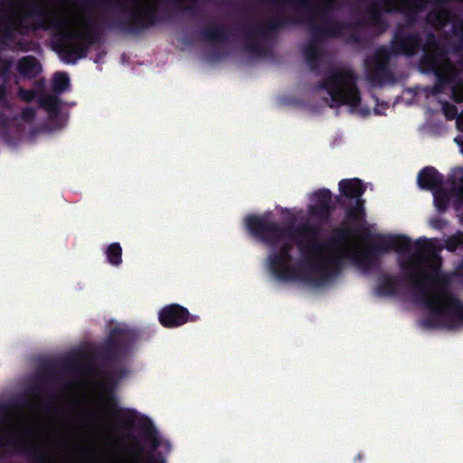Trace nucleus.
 I'll list each match as a JSON object with an SVG mask.
<instances>
[{"label": "nucleus", "mask_w": 463, "mask_h": 463, "mask_svg": "<svg viewBox=\"0 0 463 463\" xmlns=\"http://www.w3.org/2000/svg\"><path fill=\"white\" fill-rule=\"evenodd\" d=\"M270 212L262 215L250 214L244 219L249 232L267 245L270 252L267 257L269 272L279 281H289L299 278V273L293 260V238L298 235L307 240L297 241V246L302 257V264L312 275V263L320 262L322 251L328 250V245L320 241L317 237L319 228L317 225L302 223L298 226L283 225L271 219Z\"/></svg>", "instance_id": "nucleus-1"}, {"label": "nucleus", "mask_w": 463, "mask_h": 463, "mask_svg": "<svg viewBox=\"0 0 463 463\" xmlns=\"http://www.w3.org/2000/svg\"><path fill=\"white\" fill-rule=\"evenodd\" d=\"M33 20V30L52 31L54 35H61L62 39L84 40L89 47L99 44L102 33L94 26L93 19L85 20L88 30L85 33H71L67 31L68 19L56 10L45 8L39 3H33L21 17L18 26L24 28L23 21Z\"/></svg>", "instance_id": "nucleus-2"}, {"label": "nucleus", "mask_w": 463, "mask_h": 463, "mask_svg": "<svg viewBox=\"0 0 463 463\" xmlns=\"http://www.w3.org/2000/svg\"><path fill=\"white\" fill-rule=\"evenodd\" d=\"M137 338V333L128 327L115 326L110 329L99 350V356L102 362L111 367L113 375L118 378L126 375V368L117 366L116 364L122 362L128 355Z\"/></svg>", "instance_id": "nucleus-3"}, {"label": "nucleus", "mask_w": 463, "mask_h": 463, "mask_svg": "<svg viewBox=\"0 0 463 463\" xmlns=\"http://www.w3.org/2000/svg\"><path fill=\"white\" fill-rule=\"evenodd\" d=\"M318 87L327 91L332 101L331 108L341 105L355 108L361 103L356 77L350 70L332 69L329 74L320 80Z\"/></svg>", "instance_id": "nucleus-4"}, {"label": "nucleus", "mask_w": 463, "mask_h": 463, "mask_svg": "<svg viewBox=\"0 0 463 463\" xmlns=\"http://www.w3.org/2000/svg\"><path fill=\"white\" fill-rule=\"evenodd\" d=\"M140 435L151 444V449L146 453V460L142 457L144 451L142 444L134 439L131 446L126 448L127 456L118 458L114 463H166L165 455L171 451L172 445L169 440L161 439L150 420L141 425Z\"/></svg>", "instance_id": "nucleus-5"}, {"label": "nucleus", "mask_w": 463, "mask_h": 463, "mask_svg": "<svg viewBox=\"0 0 463 463\" xmlns=\"http://www.w3.org/2000/svg\"><path fill=\"white\" fill-rule=\"evenodd\" d=\"M374 237L377 241L371 243L363 250L352 253V261L365 270L379 265L381 254L391 250L404 253L411 250L412 241L406 235L377 233Z\"/></svg>", "instance_id": "nucleus-6"}, {"label": "nucleus", "mask_w": 463, "mask_h": 463, "mask_svg": "<svg viewBox=\"0 0 463 463\" xmlns=\"http://www.w3.org/2000/svg\"><path fill=\"white\" fill-rule=\"evenodd\" d=\"M167 19V16L158 14L156 5H146L138 9H131L126 19L101 18L99 23L109 30H117L126 35L138 36Z\"/></svg>", "instance_id": "nucleus-7"}, {"label": "nucleus", "mask_w": 463, "mask_h": 463, "mask_svg": "<svg viewBox=\"0 0 463 463\" xmlns=\"http://www.w3.org/2000/svg\"><path fill=\"white\" fill-rule=\"evenodd\" d=\"M424 303L431 311V315L421 322L425 328L439 327L440 317L446 319L445 326L449 329H457L463 325V303L454 295L448 294L441 298L426 297Z\"/></svg>", "instance_id": "nucleus-8"}, {"label": "nucleus", "mask_w": 463, "mask_h": 463, "mask_svg": "<svg viewBox=\"0 0 463 463\" xmlns=\"http://www.w3.org/2000/svg\"><path fill=\"white\" fill-rule=\"evenodd\" d=\"M299 24V21L292 16L286 14H278L273 16L264 24H259L256 26H244L238 28L244 37L246 52L261 56L265 53V49L260 43V41L270 39L272 33L291 25Z\"/></svg>", "instance_id": "nucleus-9"}, {"label": "nucleus", "mask_w": 463, "mask_h": 463, "mask_svg": "<svg viewBox=\"0 0 463 463\" xmlns=\"http://www.w3.org/2000/svg\"><path fill=\"white\" fill-rule=\"evenodd\" d=\"M420 66L422 71L433 73L436 77L432 88L433 94L441 93L445 87L453 83L458 77L457 71L449 61L441 64L439 55L435 51H425L420 60Z\"/></svg>", "instance_id": "nucleus-10"}, {"label": "nucleus", "mask_w": 463, "mask_h": 463, "mask_svg": "<svg viewBox=\"0 0 463 463\" xmlns=\"http://www.w3.org/2000/svg\"><path fill=\"white\" fill-rule=\"evenodd\" d=\"M333 253L328 257H323L320 262L312 263V275H316L314 280L318 286L331 281L338 276L344 267L346 260H352V253L349 248H336L329 250Z\"/></svg>", "instance_id": "nucleus-11"}, {"label": "nucleus", "mask_w": 463, "mask_h": 463, "mask_svg": "<svg viewBox=\"0 0 463 463\" xmlns=\"http://www.w3.org/2000/svg\"><path fill=\"white\" fill-rule=\"evenodd\" d=\"M394 55H403L406 57L414 56L419 51H429L422 43V38L419 32H408L402 24H398L392 33L390 43V49Z\"/></svg>", "instance_id": "nucleus-12"}, {"label": "nucleus", "mask_w": 463, "mask_h": 463, "mask_svg": "<svg viewBox=\"0 0 463 463\" xmlns=\"http://www.w3.org/2000/svg\"><path fill=\"white\" fill-rule=\"evenodd\" d=\"M392 53L389 48L380 46L375 52L366 60L367 80L375 85H381L392 76L389 61Z\"/></svg>", "instance_id": "nucleus-13"}, {"label": "nucleus", "mask_w": 463, "mask_h": 463, "mask_svg": "<svg viewBox=\"0 0 463 463\" xmlns=\"http://www.w3.org/2000/svg\"><path fill=\"white\" fill-rule=\"evenodd\" d=\"M198 319L197 315H192L186 307L176 303L165 305L158 312V321L165 328H176Z\"/></svg>", "instance_id": "nucleus-14"}, {"label": "nucleus", "mask_w": 463, "mask_h": 463, "mask_svg": "<svg viewBox=\"0 0 463 463\" xmlns=\"http://www.w3.org/2000/svg\"><path fill=\"white\" fill-rule=\"evenodd\" d=\"M5 444L13 446L16 453L27 456L33 463H51V455L47 450L38 445L28 444L21 438L11 436Z\"/></svg>", "instance_id": "nucleus-15"}, {"label": "nucleus", "mask_w": 463, "mask_h": 463, "mask_svg": "<svg viewBox=\"0 0 463 463\" xmlns=\"http://www.w3.org/2000/svg\"><path fill=\"white\" fill-rule=\"evenodd\" d=\"M104 404L108 408L110 416L118 421L122 429L128 431L134 430L135 421L137 418V411L136 410L119 407L113 393H111Z\"/></svg>", "instance_id": "nucleus-16"}, {"label": "nucleus", "mask_w": 463, "mask_h": 463, "mask_svg": "<svg viewBox=\"0 0 463 463\" xmlns=\"http://www.w3.org/2000/svg\"><path fill=\"white\" fill-rule=\"evenodd\" d=\"M55 36L58 37L61 52L65 56L67 62L74 64L79 59L87 56L90 47L84 40L62 39L61 35Z\"/></svg>", "instance_id": "nucleus-17"}, {"label": "nucleus", "mask_w": 463, "mask_h": 463, "mask_svg": "<svg viewBox=\"0 0 463 463\" xmlns=\"http://www.w3.org/2000/svg\"><path fill=\"white\" fill-rule=\"evenodd\" d=\"M315 203L309 207V213L313 217L327 219L331 215L332 193L329 189L323 188L316 191L313 195Z\"/></svg>", "instance_id": "nucleus-18"}, {"label": "nucleus", "mask_w": 463, "mask_h": 463, "mask_svg": "<svg viewBox=\"0 0 463 463\" xmlns=\"http://www.w3.org/2000/svg\"><path fill=\"white\" fill-rule=\"evenodd\" d=\"M443 175L433 166H425L418 174L417 184L422 190L435 191L443 185Z\"/></svg>", "instance_id": "nucleus-19"}, {"label": "nucleus", "mask_w": 463, "mask_h": 463, "mask_svg": "<svg viewBox=\"0 0 463 463\" xmlns=\"http://www.w3.org/2000/svg\"><path fill=\"white\" fill-rule=\"evenodd\" d=\"M383 4L384 6L380 2H374L370 5L366 11L369 22L374 26L382 27L383 31L387 28V23L383 17V13H392L393 11L392 0H383Z\"/></svg>", "instance_id": "nucleus-20"}, {"label": "nucleus", "mask_w": 463, "mask_h": 463, "mask_svg": "<svg viewBox=\"0 0 463 463\" xmlns=\"http://www.w3.org/2000/svg\"><path fill=\"white\" fill-rule=\"evenodd\" d=\"M341 195L348 200H364L362 196L366 187L362 180L358 178L343 179L338 184Z\"/></svg>", "instance_id": "nucleus-21"}, {"label": "nucleus", "mask_w": 463, "mask_h": 463, "mask_svg": "<svg viewBox=\"0 0 463 463\" xmlns=\"http://www.w3.org/2000/svg\"><path fill=\"white\" fill-rule=\"evenodd\" d=\"M16 70L23 78L32 80L41 73L42 65L34 56L27 55L18 60Z\"/></svg>", "instance_id": "nucleus-22"}, {"label": "nucleus", "mask_w": 463, "mask_h": 463, "mask_svg": "<svg viewBox=\"0 0 463 463\" xmlns=\"http://www.w3.org/2000/svg\"><path fill=\"white\" fill-rule=\"evenodd\" d=\"M199 35L208 43H226L230 32L225 25L219 24L201 30Z\"/></svg>", "instance_id": "nucleus-23"}, {"label": "nucleus", "mask_w": 463, "mask_h": 463, "mask_svg": "<svg viewBox=\"0 0 463 463\" xmlns=\"http://www.w3.org/2000/svg\"><path fill=\"white\" fill-rule=\"evenodd\" d=\"M427 4V0H411V5L406 11L402 8H395L394 10L405 13V24H402L405 28H412L418 22V14L421 12Z\"/></svg>", "instance_id": "nucleus-24"}, {"label": "nucleus", "mask_w": 463, "mask_h": 463, "mask_svg": "<svg viewBox=\"0 0 463 463\" xmlns=\"http://www.w3.org/2000/svg\"><path fill=\"white\" fill-rule=\"evenodd\" d=\"M402 277L385 274L382 277L377 287V292L381 296H394L398 292Z\"/></svg>", "instance_id": "nucleus-25"}, {"label": "nucleus", "mask_w": 463, "mask_h": 463, "mask_svg": "<svg viewBox=\"0 0 463 463\" xmlns=\"http://www.w3.org/2000/svg\"><path fill=\"white\" fill-rule=\"evenodd\" d=\"M364 204V200H357L347 206L345 210L346 219L357 226L364 223L366 217Z\"/></svg>", "instance_id": "nucleus-26"}, {"label": "nucleus", "mask_w": 463, "mask_h": 463, "mask_svg": "<svg viewBox=\"0 0 463 463\" xmlns=\"http://www.w3.org/2000/svg\"><path fill=\"white\" fill-rule=\"evenodd\" d=\"M357 231L358 229L354 228L335 229L333 237L326 241V244H329L328 250L336 248H349L346 241Z\"/></svg>", "instance_id": "nucleus-27"}, {"label": "nucleus", "mask_w": 463, "mask_h": 463, "mask_svg": "<svg viewBox=\"0 0 463 463\" xmlns=\"http://www.w3.org/2000/svg\"><path fill=\"white\" fill-rule=\"evenodd\" d=\"M434 205L439 213L447 211L450 203V194L442 186L433 191Z\"/></svg>", "instance_id": "nucleus-28"}, {"label": "nucleus", "mask_w": 463, "mask_h": 463, "mask_svg": "<svg viewBox=\"0 0 463 463\" xmlns=\"http://www.w3.org/2000/svg\"><path fill=\"white\" fill-rule=\"evenodd\" d=\"M107 260L112 266H118L122 262V248L118 242L110 243L105 250Z\"/></svg>", "instance_id": "nucleus-29"}, {"label": "nucleus", "mask_w": 463, "mask_h": 463, "mask_svg": "<svg viewBox=\"0 0 463 463\" xmlns=\"http://www.w3.org/2000/svg\"><path fill=\"white\" fill-rule=\"evenodd\" d=\"M39 104L46 111L52 114H57L60 110L59 99L56 96L46 95L39 99Z\"/></svg>", "instance_id": "nucleus-30"}, {"label": "nucleus", "mask_w": 463, "mask_h": 463, "mask_svg": "<svg viewBox=\"0 0 463 463\" xmlns=\"http://www.w3.org/2000/svg\"><path fill=\"white\" fill-rule=\"evenodd\" d=\"M14 60L13 57L9 58H0V79L2 80L1 83L8 84V81L12 76V68L14 66Z\"/></svg>", "instance_id": "nucleus-31"}, {"label": "nucleus", "mask_w": 463, "mask_h": 463, "mask_svg": "<svg viewBox=\"0 0 463 463\" xmlns=\"http://www.w3.org/2000/svg\"><path fill=\"white\" fill-rule=\"evenodd\" d=\"M70 85V78L65 72H56L52 80V89L56 93H61Z\"/></svg>", "instance_id": "nucleus-32"}, {"label": "nucleus", "mask_w": 463, "mask_h": 463, "mask_svg": "<svg viewBox=\"0 0 463 463\" xmlns=\"http://www.w3.org/2000/svg\"><path fill=\"white\" fill-rule=\"evenodd\" d=\"M414 246L417 250V256L420 260H422L423 257L427 254H430L434 251V245L431 241L426 238H420L414 242Z\"/></svg>", "instance_id": "nucleus-33"}, {"label": "nucleus", "mask_w": 463, "mask_h": 463, "mask_svg": "<svg viewBox=\"0 0 463 463\" xmlns=\"http://www.w3.org/2000/svg\"><path fill=\"white\" fill-rule=\"evenodd\" d=\"M85 4L90 5L101 6L104 8L118 9L123 11L126 5L120 1L114 0H82Z\"/></svg>", "instance_id": "nucleus-34"}, {"label": "nucleus", "mask_w": 463, "mask_h": 463, "mask_svg": "<svg viewBox=\"0 0 463 463\" xmlns=\"http://www.w3.org/2000/svg\"><path fill=\"white\" fill-rule=\"evenodd\" d=\"M172 4H174L180 10L188 13L191 16H199L200 15V8L197 5L196 0H192L190 5H184V0H170Z\"/></svg>", "instance_id": "nucleus-35"}, {"label": "nucleus", "mask_w": 463, "mask_h": 463, "mask_svg": "<svg viewBox=\"0 0 463 463\" xmlns=\"http://www.w3.org/2000/svg\"><path fill=\"white\" fill-rule=\"evenodd\" d=\"M429 16L433 18V21L439 25L445 26L449 21H451L453 14L449 8H443L437 13L430 12Z\"/></svg>", "instance_id": "nucleus-36"}, {"label": "nucleus", "mask_w": 463, "mask_h": 463, "mask_svg": "<svg viewBox=\"0 0 463 463\" xmlns=\"http://www.w3.org/2000/svg\"><path fill=\"white\" fill-rule=\"evenodd\" d=\"M15 30L16 28L10 23L2 24L0 43L2 44L7 45L9 43L14 42L15 40Z\"/></svg>", "instance_id": "nucleus-37"}, {"label": "nucleus", "mask_w": 463, "mask_h": 463, "mask_svg": "<svg viewBox=\"0 0 463 463\" xmlns=\"http://www.w3.org/2000/svg\"><path fill=\"white\" fill-rule=\"evenodd\" d=\"M452 32L454 35L460 36L459 42L454 46V51L456 52H463V18L453 21Z\"/></svg>", "instance_id": "nucleus-38"}, {"label": "nucleus", "mask_w": 463, "mask_h": 463, "mask_svg": "<svg viewBox=\"0 0 463 463\" xmlns=\"http://www.w3.org/2000/svg\"><path fill=\"white\" fill-rule=\"evenodd\" d=\"M58 369L59 368H58L57 364L52 363V362L46 363L43 367L40 376L43 380L49 381V380L52 379V377L59 373Z\"/></svg>", "instance_id": "nucleus-39"}, {"label": "nucleus", "mask_w": 463, "mask_h": 463, "mask_svg": "<svg viewBox=\"0 0 463 463\" xmlns=\"http://www.w3.org/2000/svg\"><path fill=\"white\" fill-rule=\"evenodd\" d=\"M451 193L456 196L453 205L458 210L463 205V176L458 180V184L453 186Z\"/></svg>", "instance_id": "nucleus-40"}, {"label": "nucleus", "mask_w": 463, "mask_h": 463, "mask_svg": "<svg viewBox=\"0 0 463 463\" xmlns=\"http://www.w3.org/2000/svg\"><path fill=\"white\" fill-rule=\"evenodd\" d=\"M407 278L410 282L417 288H420L423 279H427L426 274H419L416 272H409Z\"/></svg>", "instance_id": "nucleus-41"}, {"label": "nucleus", "mask_w": 463, "mask_h": 463, "mask_svg": "<svg viewBox=\"0 0 463 463\" xmlns=\"http://www.w3.org/2000/svg\"><path fill=\"white\" fill-rule=\"evenodd\" d=\"M18 96L22 100L25 102H31L35 99L36 91L34 90H26L23 87H20L18 89Z\"/></svg>", "instance_id": "nucleus-42"}, {"label": "nucleus", "mask_w": 463, "mask_h": 463, "mask_svg": "<svg viewBox=\"0 0 463 463\" xmlns=\"http://www.w3.org/2000/svg\"><path fill=\"white\" fill-rule=\"evenodd\" d=\"M36 117V109L32 107L24 108L20 114V118L26 123H30L34 120Z\"/></svg>", "instance_id": "nucleus-43"}, {"label": "nucleus", "mask_w": 463, "mask_h": 463, "mask_svg": "<svg viewBox=\"0 0 463 463\" xmlns=\"http://www.w3.org/2000/svg\"><path fill=\"white\" fill-rule=\"evenodd\" d=\"M442 110H443L445 117L448 119H450V120L454 119L458 116V108L455 105L450 104L449 102H445L443 104Z\"/></svg>", "instance_id": "nucleus-44"}, {"label": "nucleus", "mask_w": 463, "mask_h": 463, "mask_svg": "<svg viewBox=\"0 0 463 463\" xmlns=\"http://www.w3.org/2000/svg\"><path fill=\"white\" fill-rule=\"evenodd\" d=\"M426 39H427L428 45L431 46L435 50H439V49L440 43L437 39V37H436L434 33H432V32L428 33L427 35H426Z\"/></svg>", "instance_id": "nucleus-45"}, {"label": "nucleus", "mask_w": 463, "mask_h": 463, "mask_svg": "<svg viewBox=\"0 0 463 463\" xmlns=\"http://www.w3.org/2000/svg\"><path fill=\"white\" fill-rule=\"evenodd\" d=\"M462 242L463 240L460 238L451 237L447 241V249L449 250H455Z\"/></svg>", "instance_id": "nucleus-46"}, {"label": "nucleus", "mask_w": 463, "mask_h": 463, "mask_svg": "<svg viewBox=\"0 0 463 463\" xmlns=\"http://www.w3.org/2000/svg\"><path fill=\"white\" fill-rule=\"evenodd\" d=\"M7 99V85L5 83L0 84V104Z\"/></svg>", "instance_id": "nucleus-47"}, {"label": "nucleus", "mask_w": 463, "mask_h": 463, "mask_svg": "<svg viewBox=\"0 0 463 463\" xmlns=\"http://www.w3.org/2000/svg\"><path fill=\"white\" fill-rule=\"evenodd\" d=\"M7 124H8V118H7L6 115L2 110H0V125L7 126Z\"/></svg>", "instance_id": "nucleus-48"}, {"label": "nucleus", "mask_w": 463, "mask_h": 463, "mask_svg": "<svg viewBox=\"0 0 463 463\" xmlns=\"http://www.w3.org/2000/svg\"><path fill=\"white\" fill-rule=\"evenodd\" d=\"M81 453L85 456V457H92L95 453V451L92 449H81Z\"/></svg>", "instance_id": "nucleus-49"}, {"label": "nucleus", "mask_w": 463, "mask_h": 463, "mask_svg": "<svg viewBox=\"0 0 463 463\" xmlns=\"http://www.w3.org/2000/svg\"><path fill=\"white\" fill-rule=\"evenodd\" d=\"M401 268H402V269H403V270H407V269H409L411 268V266H410L408 263H405V262H404V263H402V264H401Z\"/></svg>", "instance_id": "nucleus-50"}, {"label": "nucleus", "mask_w": 463, "mask_h": 463, "mask_svg": "<svg viewBox=\"0 0 463 463\" xmlns=\"http://www.w3.org/2000/svg\"><path fill=\"white\" fill-rule=\"evenodd\" d=\"M352 40L354 42V43H358L360 41V38H359V35L357 33H354L352 35Z\"/></svg>", "instance_id": "nucleus-51"}, {"label": "nucleus", "mask_w": 463, "mask_h": 463, "mask_svg": "<svg viewBox=\"0 0 463 463\" xmlns=\"http://www.w3.org/2000/svg\"><path fill=\"white\" fill-rule=\"evenodd\" d=\"M363 458H364V456L361 453H358L356 455L354 460L360 462V461H362Z\"/></svg>", "instance_id": "nucleus-52"}, {"label": "nucleus", "mask_w": 463, "mask_h": 463, "mask_svg": "<svg viewBox=\"0 0 463 463\" xmlns=\"http://www.w3.org/2000/svg\"><path fill=\"white\" fill-rule=\"evenodd\" d=\"M439 222L440 221L439 220H437L436 222H433V227L435 228H440V225H439Z\"/></svg>", "instance_id": "nucleus-53"}, {"label": "nucleus", "mask_w": 463, "mask_h": 463, "mask_svg": "<svg viewBox=\"0 0 463 463\" xmlns=\"http://www.w3.org/2000/svg\"><path fill=\"white\" fill-rule=\"evenodd\" d=\"M455 141L460 146L461 152L463 153V141H458V138H456Z\"/></svg>", "instance_id": "nucleus-54"}, {"label": "nucleus", "mask_w": 463, "mask_h": 463, "mask_svg": "<svg viewBox=\"0 0 463 463\" xmlns=\"http://www.w3.org/2000/svg\"><path fill=\"white\" fill-rule=\"evenodd\" d=\"M438 279L440 281V282H445L446 279H445V277L444 276H439L438 277Z\"/></svg>", "instance_id": "nucleus-55"}, {"label": "nucleus", "mask_w": 463, "mask_h": 463, "mask_svg": "<svg viewBox=\"0 0 463 463\" xmlns=\"http://www.w3.org/2000/svg\"><path fill=\"white\" fill-rule=\"evenodd\" d=\"M66 369H72V364H70L65 366Z\"/></svg>", "instance_id": "nucleus-56"}, {"label": "nucleus", "mask_w": 463, "mask_h": 463, "mask_svg": "<svg viewBox=\"0 0 463 463\" xmlns=\"http://www.w3.org/2000/svg\"><path fill=\"white\" fill-rule=\"evenodd\" d=\"M214 57H215L216 59H219V58L221 57V54H220L219 52H218V53H214Z\"/></svg>", "instance_id": "nucleus-57"}, {"label": "nucleus", "mask_w": 463, "mask_h": 463, "mask_svg": "<svg viewBox=\"0 0 463 463\" xmlns=\"http://www.w3.org/2000/svg\"><path fill=\"white\" fill-rule=\"evenodd\" d=\"M444 3H445V0H438L437 1V4H440L441 5V4H444Z\"/></svg>", "instance_id": "nucleus-58"}, {"label": "nucleus", "mask_w": 463, "mask_h": 463, "mask_svg": "<svg viewBox=\"0 0 463 463\" xmlns=\"http://www.w3.org/2000/svg\"><path fill=\"white\" fill-rule=\"evenodd\" d=\"M132 1H133V3H137V0H132Z\"/></svg>", "instance_id": "nucleus-59"}]
</instances>
